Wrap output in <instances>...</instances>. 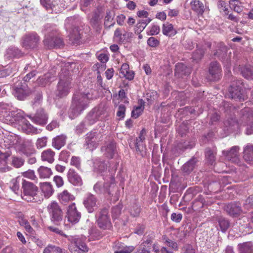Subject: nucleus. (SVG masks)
<instances>
[{
	"mask_svg": "<svg viewBox=\"0 0 253 253\" xmlns=\"http://www.w3.org/2000/svg\"><path fill=\"white\" fill-rule=\"evenodd\" d=\"M92 90L76 92L73 95L72 104L68 114L73 119L79 115L88 105L90 100L93 99Z\"/></svg>",
	"mask_w": 253,
	"mask_h": 253,
	"instance_id": "obj_1",
	"label": "nucleus"
},
{
	"mask_svg": "<svg viewBox=\"0 0 253 253\" xmlns=\"http://www.w3.org/2000/svg\"><path fill=\"white\" fill-rule=\"evenodd\" d=\"M224 124L229 132H232L239 125L252 126L253 125V115L251 113L244 114L239 122H237L235 118H231L226 120Z\"/></svg>",
	"mask_w": 253,
	"mask_h": 253,
	"instance_id": "obj_4",
	"label": "nucleus"
},
{
	"mask_svg": "<svg viewBox=\"0 0 253 253\" xmlns=\"http://www.w3.org/2000/svg\"><path fill=\"white\" fill-rule=\"evenodd\" d=\"M101 151L105 157L112 159L117 152L116 143L113 140L105 141Z\"/></svg>",
	"mask_w": 253,
	"mask_h": 253,
	"instance_id": "obj_14",
	"label": "nucleus"
},
{
	"mask_svg": "<svg viewBox=\"0 0 253 253\" xmlns=\"http://www.w3.org/2000/svg\"><path fill=\"white\" fill-rule=\"evenodd\" d=\"M22 188L23 194L22 198L28 202H38L41 201L40 198L38 195V187L33 183L23 180Z\"/></svg>",
	"mask_w": 253,
	"mask_h": 253,
	"instance_id": "obj_3",
	"label": "nucleus"
},
{
	"mask_svg": "<svg viewBox=\"0 0 253 253\" xmlns=\"http://www.w3.org/2000/svg\"><path fill=\"white\" fill-rule=\"evenodd\" d=\"M109 179V180L106 179L107 182L104 184L98 182L94 185L93 190L96 193L107 194L109 197L114 195V191L116 189L115 179L112 175H110Z\"/></svg>",
	"mask_w": 253,
	"mask_h": 253,
	"instance_id": "obj_5",
	"label": "nucleus"
},
{
	"mask_svg": "<svg viewBox=\"0 0 253 253\" xmlns=\"http://www.w3.org/2000/svg\"><path fill=\"white\" fill-rule=\"evenodd\" d=\"M242 83L238 81V83H233L229 88L230 97L232 99L239 101H243L246 98V95L244 94V91L241 85Z\"/></svg>",
	"mask_w": 253,
	"mask_h": 253,
	"instance_id": "obj_10",
	"label": "nucleus"
},
{
	"mask_svg": "<svg viewBox=\"0 0 253 253\" xmlns=\"http://www.w3.org/2000/svg\"><path fill=\"white\" fill-rule=\"evenodd\" d=\"M22 131L27 134L34 133L38 134L41 132L40 129L34 127L30 123L26 120H23L21 122V124H19V128Z\"/></svg>",
	"mask_w": 253,
	"mask_h": 253,
	"instance_id": "obj_25",
	"label": "nucleus"
},
{
	"mask_svg": "<svg viewBox=\"0 0 253 253\" xmlns=\"http://www.w3.org/2000/svg\"><path fill=\"white\" fill-rule=\"evenodd\" d=\"M242 74L247 79H253V67L245 66L242 70Z\"/></svg>",
	"mask_w": 253,
	"mask_h": 253,
	"instance_id": "obj_45",
	"label": "nucleus"
},
{
	"mask_svg": "<svg viewBox=\"0 0 253 253\" xmlns=\"http://www.w3.org/2000/svg\"><path fill=\"white\" fill-rule=\"evenodd\" d=\"M20 178L17 177L13 178L11 180L9 183L10 188L15 193L18 194L19 192L20 185H19Z\"/></svg>",
	"mask_w": 253,
	"mask_h": 253,
	"instance_id": "obj_44",
	"label": "nucleus"
},
{
	"mask_svg": "<svg viewBox=\"0 0 253 253\" xmlns=\"http://www.w3.org/2000/svg\"><path fill=\"white\" fill-rule=\"evenodd\" d=\"M93 160V167L96 172H102L107 169V165L100 158H95Z\"/></svg>",
	"mask_w": 253,
	"mask_h": 253,
	"instance_id": "obj_31",
	"label": "nucleus"
},
{
	"mask_svg": "<svg viewBox=\"0 0 253 253\" xmlns=\"http://www.w3.org/2000/svg\"><path fill=\"white\" fill-rule=\"evenodd\" d=\"M47 228L51 231L68 237V239L70 242L69 249L71 253H86L88 251V248L85 243L83 241L82 238L79 236H67L57 228L48 226Z\"/></svg>",
	"mask_w": 253,
	"mask_h": 253,
	"instance_id": "obj_2",
	"label": "nucleus"
},
{
	"mask_svg": "<svg viewBox=\"0 0 253 253\" xmlns=\"http://www.w3.org/2000/svg\"><path fill=\"white\" fill-rule=\"evenodd\" d=\"M23 153L27 156H30L35 153V149L31 141H25L23 144Z\"/></svg>",
	"mask_w": 253,
	"mask_h": 253,
	"instance_id": "obj_36",
	"label": "nucleus"
},
{
	"mask_svg": "<svg viewBox=\"0 0 253 253\" xmlns=\"http://www.w3.org/2000/svg\"><path fill=\"white\" fill-rule=\"evenodd\" d=\"M218 7L220 9V12L223 11L225 14L228 15L229 13L228 9L226 7V2L222 0H220L218 2Z\"/></svg>",
	"mask_w": 253,
	"mask_h": 253,
	"instance_id": "obj_57",
	"label": "nucleus"
},
{
	"mask_svg": "<svg viewBox=\"0 0 253 253\" xmlns=\"http://www.w3.org/2000/svg\"><path fill=\"white\" fill-rule=\"evenodd\" d=\"M244 206L247 209L253 208V195H251L246 199Z\"/></svg>",
	"mask_w": 253,
	"mask_h": 253,
	"instance_id": "obj_64",
	"label": "nucleus"
},
{
	"mask_svg": "<svg viewBox=\"0 0 253 253\" xmlns=\"http://www.w3.org/2000/svg\"><path fill=\"white\" fill-rule=\"evenodd\" d=\"M196 163L197 159L195 158L190 159L183 166L182 169L183 171L187 173L191 172L195 168Z\"/></svg>",
	"mask_w": 253,
	"mask_h": 253,
	"instance_id": "obj_40",
	"label": "nucleus"
},
{
	"mask_svg": "<svg viewBox=\"0 0 253 253\" xmlns=\"http://www.w3.org/2000/svg\"><path fill=\"white\" fill-rule=\"evenodd\" d=\"M238 249L239 253H253V243L247 242L239 244Z\"/></svg>",
	"mask_w": 253,
	"mask_h": 253,
	"instance_id": "obj_32",
	"label": "nucleus"
},
{
	"mask_svg": "<svg viewBox=\"0 0 253 253\" xmlns=\"http://www.w3.org/2000/svg\"><path fill=\"white\" fill-rule=\"evenodd\" d=\"M22 175L26 178H29L31 180H35L36 178V176L35 172L33 170L29 169L28 170L23 172Z\"/></svg>",
	"mask_w": 253,
	"mask_h": 253,
	"instance_id": "obj_59",
	"label": "nucleus"
},
{
	"mask_svg": "<svg viewBox=\"0 0 253 253\" xmlns=\"http://www.w3.org/2000/svg\"><path fill=\"white\" fill-rule=\"evenodd\" d=\"M229 5L232 10L238 13H241L243 10V3L239 0H230Z\"/></svg>",
	"mask_w": 253,
	"mask_h": 253,
	"instance_id": "obj_39",
	"label": "nucleus"
},
{
	"mask_svg": "<svg viewBox=\"0 0 253 253\" xmlns=\"http://www.w3.org/2000/svg\"><path fill=\"white\" fill-rule=\"evenodd\" d=\"M87 126H88L83 121L76 126V133L79 134L82 133L87 129Z\"/></svg>",
	"mask_w": 253,
	"mask_h": 253,
	"instance_id": "obj_53",
	"label": "nucleus"
},
{
	"mask_svg": "<svg viewBox=\"0 0 253 253\" xmlns=\"http://www.w3.org/2000/svg\"><path fill=\"white\" fill-rule=\"evenodd\" d=\"M71 165L75 167L78 169H81V161L80 159L78 157L74 156L71 160Z\"/></svg>",
	"mask_w": 253,
	"mask_h": 253,
	"instance_id": "obj_60",
	"label": "nucleus"
},
{
	"mask_svg": "<svg viewBox=\"0 0 253 253\" xmlns=\"http://www.w3.org/2000/svg\"><path fill=\"white\" fill-rule=\"evenodd\" d=\"M227 47L224 45L221 44L216 50V52H214V55L219 59L222 60V62L226 64V66H228L230 64V60L227 57Z\"/></svg>",
	"mask_w": 253,
	"mask_h": 253,
	"instance_id": "obj_20",
	"label": "nucleus"
},
{
	"mask_svg": "<svg viewBox=\"0 0 253 253\" xmlns=\"http://www.w3.org/2000/svg\"><path fill=\"white\" fill-rule=\"evenodd\" d=\"M140 212V208L138 205H133L130 209V213L133 216H138Z\"/></svg>",
	"mask_w": 253,
	"mask_h": 253,
	"instance_id": "obj_56",
	"label": "nucleus"
},
{
	"mask_svg": "<svg viewBox=\"0 0 253 253\" xmlns=\"http://www.w3.org/2000/svg\"><path fill=\"white\" fill-rule=\"evenodd\" d=\"M205 51L203 49L198 48L193 54L192 58L195 60H199L202 59L204 55Z\"/></svg>",
	"mask_w": 253,
	"mask_h": 253,
	"instance_id": "obj_52",
	"label": "nucleus"
},
{
	"mask_svg": "<svg viewBox=\"0 0 253 253\" xmlns=\"http://www.w3.org/2000/svg\"><path fill=\"white\" fill-rule=\"evenodd\" d=\"M221 68L216 61L211 63L209 67V73L213 78V80H218L221 77Z\"/></svg>",
	"mask_w": 253,
	"mask_h": 253,
	"instance_id": "obj_24",
	"label": "nucleus"
},
{
	"mask_svg": "<svg viewBox=\"0 0 253 253\" xmlns=\"http://www.w3.org/2000/svg\"><path fill=\"white\" fill-rule=\"evenodd\" d=\"M159 43V41L154 37H150L147 40V44L151 47H156Z\"/></svg>",
	"mask_w": 253,
	"mask_h": 253,
	"instance_id": "obj_62",
	"label": "nucleus"
},
{
	"mask_svg": "<svg viewBox=\"0 0 253 253\" xmlns=\"http://www.w3.org/2000/svg\"><path fill=\"white\" fill-rule=\"evenodd\" d=\"M98 59L101 63H97L93 66V69L97 71V73L100 74L101 71H103L106 67L105 63L108 60V56L104 53H100L98 56Z\"/></svg>",
	"mask_w": 253,
	"mask_h": 253,
	"instance_id": "obj_26",
	"label": "nucleus"
},
{
	"mask_svg": "<svg viewBox=\"0 0 253 253\" xmlns=\"http://www.w3.org/2000/svg\"><path fill=\"white\" fill-rule=\"evenodd\" d=\"M99 115V113L95 109L92 110L88 113L84 121L88 126H90L98 121Z\"/></svg>",
	"mask_w": 253,
	"mask_h": 253,
	"instance_id": "obj_28",
	"label": "nucleus"
},
{
	"mask_svg": "<svg viewBox=\"0 0 253 253\" xmlns=\"http://www.w3.org/2000/svg\"><path fill=\"white\" fill-rule=\"evenodd\" d=\"M66 136L64 134L58 135L52 139V145L57 150L61 148L66 143Z\"/></svg>",
	"mask_w": 253,
	"mask_h": 253,
	"instance_id": "obj_30",
	"label": "nucleus"
},
{
	"mask_svg": "<svg viewBox=\"0 0 253 253\" xmlns=\"http://www.w3.org/2000/svg\"><path fill=\"white\" fill-rule=\"evenodd\" d=\"M66 216L68 221L72 224H76L79 221L81 213L77 210L75 203H72L68 207Z\"/></svg>",
	"mask_w": 253,
	"mask_h": 253,
	"instance_id": "obj_16",
	"label": "nucleus"
},
{
	"mask_svg": "<svg viewBox=\"0 0 253 253\" xmlns=\"http://www.w3.org/2000/svg\"><path fill=\"white\" fill-rule=\"evenodd\" d=\"M58 199L61 204L66 205L73 201L75 197L67 190H65L58 195Z\"/></svg>",
	"mask_w": 253,
	"mask_h": 253,
	"instance_id": "obj_29",
	"label": "nucleus"
},
{
	"mask_svg": "<svg viewBox=\"0 0 253 253\" xmlns=\"http://www.w3.org/2000/svg\"><path fill=\"white\" fill-rule=\"evenodd\" d=\"M126 107L123 104H121L118 107L117 116L121 118H124L125 115Z\"/></svg>",
	"mask_w": 253,
	"mask_h": 253,
	"instance_id": "obj_61",
	"label": "nucleus"
},
{
	"mask_svg": "<svg viewBox=\"0 0 253 253\" xmlns=\"http://www.w3.org/2000/svg\"><path fill=\"white\" fill-rule=\"evenodd\" d=\"M247 220L249 221L248 223L243 224V226H244L245 227H249L250 226L251 224H253V211L250 212L248 214V217H243L241 219L239 220V223L241 224V221H245Z\"/></svg>",
	"mask_w": 253,
	"mask_h": 253,
	"instance_id": "obj_50",
	"label": "nucleus"
},
{
	"mask_svg": "<svg viewBox=\"0 0 253 253\" xmlns=\"http://www.w3.org/2000/svg\"><path fill=\"white\" fill-rule=\"evenodd\" d=\"M97 199L93 194L88 193L84 196L83 204L88 212H93L97 208Z\"/></svg>",
	"mask_w": 253,
	"mask_h": 253,
	"instance_id": "obj_15",
	"label": "nucleus"
},
{
	"mask_svg": "<svg viewBox=\"0 0 253 253\" xmlns=\"http://www.w3.org/2000/svg\"><path fill=\"white\" fill-rule=\"evenodd\" d=\"M102 137L103 135L100 132L91 131L86 134L84 146L86 149L93 151L97 147L99 142L102 139Z\"/></svg>",
	"mask_w": 253,
	"mask_h": 253,
	"instance_id": "obj_6",
	"label": "nucleus"
},
{
	"mask_svg": "<svg viewBox=\"0 0 253 253\" xmlns=\"http://www.w3.org/2000/svg\"><path fill=\"white\" fill-rule=\"evenodd\" d=\"M96 222L98 227L102 229H109L111 227L108 209L105 208L99 211L96 215Z\"/></svg>",
	"mask_w": 253,
	"mask_h": 253,
	"instance_id": "obj_9",
	"label": "nucleus"
},
{
	"mask_svg": "<svg viewBox=\"0 0 253 253\" xmlns=\"http://www.w3.org/2000/svg\"><path fill=\"white\" fill-rule=\"evenodd\" d=\"M23 55V52L16 47H9L6 50V56L8 58H19Z\"/></svg>",
	"mask_w": 253,
	"mask_h": 253,
	"instance_id": "obj_38",
	"label": "nucleus"
},
{
	"mask_svg": "<svg viewBox=\"0 0 253 253\" xmlns=\"http://www.w3.org/2000/svg\"><path fill=\"white\" fill-rule=\"evenodd\" d=\"M225 211L232 216H237L242 212V209L239 204L232 203L228 204L224 207Z\"/></svg>",
	"mask_w": 253,
	"mask_h": 253,
	"instance_id": "obj_22",
	"label": "nucleus"
},
{
	"mask_svg": "<svg viewBox=\"0 0 253 253\" xmlns=\"http://www.w3.org/2000/svg\"><path fill=\"white\" fill-rule=\"evenodd\" d=\"M218 224L221 231L223 232H225L230 226L229 221L223 217L219 218Z\"/></svg>",
	"mask_w": 253,
	"mask_h": 253,
	"instance_id": "obj_47",
	"label": "nucleus"
},
{
	"mask_svg": "<svg viewBox=\"0 0 253 253\" xmlns=\"http://www.w3.org/2000/svg\"><path fill=\"white\" fill-rule=\"evenodd\" d=\"M191 8L199 14H202L205 10L204 4L199 0H192L191 2Z\"/></svg>",
	"mask_w": 253,
	"mask_h": 253,
	"instance_id": "obj_34",
	"label": "nucleus"
},
{
	"mask_svg": "<svg viewBox=\"0 0 253 253\" xmlns=\"http://www.w3.org/2000/svg\"><path fill=\"white\" fill-rule=\"evenodd\" d=\"M47 139L46 137H42L38 138L36 142L37 148L40 149L45 147L46 145Z\"/></svg>",
	"mask_w": 253,
	"mask_h": 253,
	"instance_id": "obj_55",
	"label": "nucleus"
},
{
	"mask_svg": "<svg viewBox=\"0 0 253 253\" xmlns=\"http://www.w3.org/2000/svg\"><path fill=\"white\" fill-rule=\"evenodd\" d=\"M70 83L71 81L69 77L62 76V74H60V81L55 91V95L57 97L63 98L69 94L71 88Z\"/></svg>",
	"mask_w": 253,
	"mask_h": 253,
	"instance_id": "obj_7",
	"label": "nucleus"
},
{
	"mask_svg": "<svg viewBox=\"0 0 253 253\" xmlns=\"http://www.w3.org/2000/svg\"><path fill=\"white\" fill-rule=\"evenodd\" d=\"M11 104L0 103V120L3 122L12 121L13 113L10 111Z\"/></svg>",
	"mask_w": 253,
	"mask_h": 253,
	"instance_id": "obj_17",
	"label": "nucleus"
},
{
	"mask_svg": "<svg viewBox=\"0 0 253 253\" xmlns=\"http://www.w3.org/2000/svg\"><path fill=\"white\" fill-rule=\"evenodd\" d=\"M162 32L164 35L169 37L173 36L176 34L172 25L169 23L163 25Z\"/></svg>",
	"mask_w": 253,
	"mask_h": 253,
	"instance_id": "obj_37",
	"label": "nucleus"
},
{
	"mask_svg": "<svg viewBox=\"0 0 253 253\" xmlns=\"http://www.w3.org/2000/svg\"><path fill=\"white\" fill-rule=\"evenodd\" d=\"M24 163V160L21 158L17 157H12V165L16 168H19L22 166Z\"/></svg>",
	"mask_w": 253,
	"mask_h": 253,
	"instance_id": "obj_51",
	"label": "nucleus"
},
{
	"mask_svg": "<svg viewBox=\"0 0 253 253\" xmlns=\"http://www.w3.org/2000/svg\"><path fill=\"white\" fill-rule=\"evenodd\" d=\"M43 42L48 49L60 48L63 45L62 39L54 36L53 34L46 35Z\"/></svg>",
	"mask_w": 253,
	"mask_h": 253,
	"instance_id": "obj_13",
	"label": "nucleus"
},
{
	"mask_svg": "<svg viewBox=\"0 0 253 253\" xmlns=\"http://www.w3.org/2000/svg\"><path fill=\"white\" fill-rule=\"evenodd\" d=\"M151 19L147 18L144 20H140L136 24L135 28V33H140L146 27V26L150 22Z\"/></svg>",
	"mask_w": 253,
	"mask_h": 253,
	"instance_id": "obj_42",
	"label": "nucleus"
},
{
	"mask_svg": "<svg viewBox=\"0 0 253 253\" xmlns=\"http://www.w3.org/2000/svg\"><path fill=\"white\" fill-rule=\"evenodd\" d=\"M146 97L147 100L149 101L150 103H151V102L156 100L158 98V93L156 91H154L148 92L146 93Z\"/></svg>",
	"mask_w": 253,
	"mask_h": 253,
	"instance_id": "obj_58",
	"label": "nucleus"
},
{
	"mask_svg": "<svg viewBox=\"0 0 253 253\" xmlns=\"http://www.w3.org/2000/svg\"><path fill=\"white\" fill-rule=\"evenodd\" d=\"M144 102L140 100V104L138 106L134 108L131 112V117L135 119L137 118L143 112L144 108Z\"/></svg>",
	"mask_w": 253,
	"mask_h": 253,
	"instance_id": "obj_43",
	"label": "nucleus"
},
{
	"mask_svg": "<svg viewBox=\"0 0 253 253\" xmlns=\"http://www.w3.org/2000/svg\"><path fill=\"white\" fill-rule=\"evenodd\" d=\"M40 41V37L36 33H31L23 37L22 44L25 48L33 49L36 47Z\"/></svg>",
	"mask_w": 253,
	"mask_h": 253,
	"instance_id": "obj_12",
	"label": "nucleus"
},
{
	"mask_svg": "<svg viewBox=\"0 0 253 253\" xmlns=\"http://www.w3.org/2000/svg\"><path fill=\"white\" fill-rule=\"evenodd\" d=\"M240 148L238 146H233L229 151L223 150L222 154L226 158L233 163H238L239 161V151Z\"/></svg>",
	"mask_w": 253,
	"mask_h": 253,
	"instance_id": "obj_19",
	"label": "nucleus"
},
{
	"mask_svg": "<svg viewBox=\"0 0 253 253\" xmlns=\"http://www.w3.org/2000/svg\"><path fill=\"white\" fill-rule=\"evenodd\" d=\"M41 189L45 198H48L53 193V189L50 183L44 182L41 184Z\"/></svg>",
	"mask_w": 253,
	"mask_h": 253,
	"instance_id": "obj_33",
	"label": "nucleus"
},
{
	"mask_svg": "<svg viewBox=\"0 0 253 253\" xmlns=\"http://www.w3.org/2000/svg\"><path fill=\"white\" fill-rule=\"evenodd\" d=\"M206 158L208 161L212 165L215 161V155L210 149H207L205 152Z\"/></svg>",
	"mask_w": 253,
	"mask_h": 253,
	"instance_id": "obj_49",
	"label": "nucleus"
},
{
	"mask_svg": "<svg viewBox=\"0 0 253 253\" xmlns=\"http://www.w3.org/2000/svg\"><path fill=\"white\" fill-rule=\"evenodd\" d=\"M34 123L39 125H44L47 123L48 117L44 111L42 109H39L34 117H32L31 115H27Z\"/></svg>",
	"mask_w": 253,
	"mask_h": 253,
	"instance_id": "obj_18",
	"label": "nucleus"
},
{
	"mask_svg": "<svg viewBox=\"0 0 253 253\" xmlns=\"http://www.w3.org/2000/svg\"><path fill=\"white\" fill-rule=\"evenodd\" d=\"M133 34L131 32H125L124 34L121 33L120 29H117L114 32V39L119 43H124L130 40Z\"/></svg>",
	"mask_w": 253,
	"mask_h": 253,
	"instance_id": "obj_21",
	"label": "nucleus"
},
{
	"mask_svg": "<svg viewBox=\"0 0 253 253\" xmlns=\"http://www.w3.org/2000/svg\"><path fill=\"white\" fill-rule=\"evenodd\" d=\"M55 153L51 149H47L42 153L41 158L42 161L52 163L54 161Z\"/></svg>",
	"mask_w": 253,
	"mask_h": 253,
	"instance_id": "obj_35",
	"label": "nucleus"
},
{
	"mask_svg": "<svg viewBox=\"0 0 253 253\" xmlns=\"http://www.w3.org/2000/svg\"><path fill=\"white\" fill-rule=\"evenodd\" d=\"M47 209L51 221L55 225H60L63 219V212L57 203H51Z\"/></svg>",
	"mask_w": 253,
	"mask_h": 253,
	"instance_id": "obj_8",
	"label": "nucleus"
},
{
	"mask_svg": "<svg viewBox=\"0 0 253 253\" xmlns=\"http://www.w3.org/2000/svg\"><path fill=\"white\" fill-rule=\"evenodd\" d=\"M100 12H95L94 13L92 18L90 19V22L92 25L96 26L98 22L102 19V16H100Z\"/></svg>",
	"mask_w": 253,
	"mask_h": 253,
	"instance_id": "obj_54",
	"label": "nucleus"
},
{
	"mask_svg": "<svg viewBox=\"0 0 253 253\" xmlns=\"http://www.w3.org/2000/svg\"><path fill=\"white\" fill-rule=\"evenodd\" d=\"M160 32V27L156 25H153L152 26L150 30L148 33L149 35H158Z\"/></svg>",
	"mask_w": 253,
	"mask_h": 253,
	"instance_id": "obj_63",
	"label": "nucleus"
},
{
	"mask_svg": "<svg viewBox=\"0 0 253 253\" xmlns=\"http://www.w3.org/2000/svg\"><path fill=\"white\" fill-rule=\"evenodd\" d=\"M244 160L249 164H253V144H248L244 148Z\"/></svg>",
	"mask_w": 253,
	"mask_h": 253,
	"instance_id": "obj_27",
	"label": "nucleus"
},
{
	"mask_svg": "<svg viewBox=\"0 0 253 253\" xmlns=\"http://www.w3.org/2000/svg\"><path fill=\"white\" fill-rule=\"evenodd\" d=\"M69 181L76 186H81L83 182L81 176L73 169H70L67 174Z\"/></svg>",
	"mask_w": 253,
	"mask_h": 253,
	"instance_id": "obj_23",
	"label": "nucleus"
},
{
	"mask_svg": "<svg viewBox=\"0 0 253 253\" xmlns=\"http://www.w3.org/2000/svg\"><path fill=\"white\" fill-rule=\"evenodd\" d=\"M12 112L13 113V115H12V121H10V123L13 122L14 121H19L20 124H21V122L23 121V120H25L23 116L24 113L22 111H17L16 114H15L13 111H12Z\"/></svg>",
	"mask_w": 253,
	"mask_h": 253,
	"instance_id": "obj_48",
	"label": "nucleus"
},
{
	"mask_svg": "<svg viewBox=\"0 0 253 253\" xmlns=\"http://www.w3.org/2000/svg\"><path fill=\"white\" fill-rule=\"evenodd\" d=\"M41 4L47 9H52L58 4L55 0H40Z\"/></svg>",
	"mask_w": 253,
	"mask_h": 253,
	"instance_id": "obj_46",
	"label": "nucleus"
},
{
	"mask_svg": "<svg viewBox=\"0 0 253 253\" xmlns=\"http://www.w3.org/2000/svg\"><path fill=\"white\" fill-rule=\"evenodd\" d=\"M30 92L31 91L25 83H17L14 86L13 94L18 100H24Z\"/></svg>",
	"mask_w": 253,
	"mask_h": 253,
	"instance_id": "obj_11",
	"label": "nucleus"
},
{
	"mask_svg": "<svg viewBox=\"0 0 253 253\" xmlns=\"http://www.w3.org/2000/svg\"><path fill=\"white\" fill-rule=\"evenodd\" d=\"M38 172L41 178H49L52 174L50 169L43 166H41L38 169Z\"/></svg>",
	"mask_w": 253,
	"mask_h": 253,
	"instance_id": "obj_41",
	"label": "nucleus"
}]
</instances>
